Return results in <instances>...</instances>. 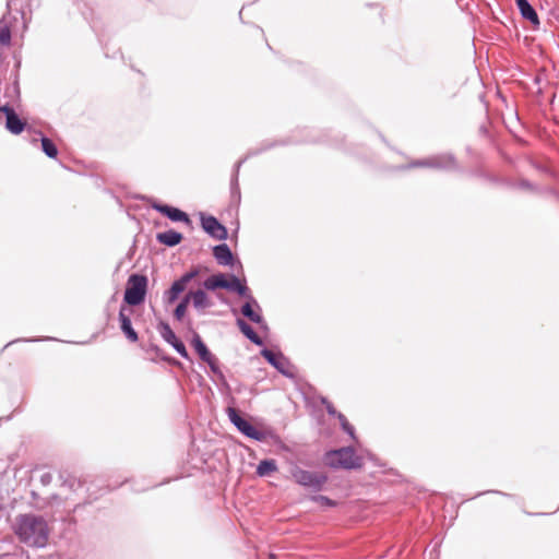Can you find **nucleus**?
<instances>
[{
	"instance_id": "2",
	"label": "nucleus",
	"mask_w": 559,
	"mask_h": 559,
	"mask_svg": "<svg viewBox=\"0 0 559 559\" xmlns=\"http://www.w3.org/2000/svg\"><path fill=\"white\" fill-rule=\"evenodd\" d=\"M325 465L333 468H357L360 466L359 459L352 448H342L330 451L324 456Z\"/></svg>"
},
{
	"instance_id": "26",
	"label": "nucleus",
	"mask_w": 559,
	"mask_h": 559,
	"mask_svg": "<svg viewBox=\"0 0 559 559\" xmlns=\"http://www.w3.org/2000/svg\"><path fill=\"white\" fill-rule=\"evenodd\" d=\"M162 335L165 338V341H167L169 344H173L178 340L175 332L168 325H164Z\"/></svg>"
},
{
	"instance_id": "16",
	"label": "nucleus",
	"mask_w": 559,
	"mask_h": 559,
	"mask_svg": "<svg viewBox=\"0 0 559 559\" xmlns=\"http://www.w3.org/2000/svg\"><path fill=\"white\" fill-rule=\"evenodd\" d=\"M192 346L202 360L211 359V356L213 354L209 350V348L198 334H195L192 340Z\"/></svg>"
},
{
	"instance_id": "25",
	"label": "nucleus",
	"mask_w": 559,
	"mask_h": 559,
	"mask_svg": "<svg viewBox=\"0 0 559 559\" xmlns=\"http://www.w3.org/2000/svg\"><path fill=\"white\" fill-rule=\"evenodd\" d=\"M337 418H338V420L341 423V426L344 429V431H346L353 439H356L355 429L348 423L347 418L343 414H341V413L337 414Z\"/></svg>"
},
{
	"instance_id": "32",
	"label": "nucleus",
	"mask_w": 559,
	"mask_h": 559,
	"mask_svg": "<svg viewBox=\"0 0 559 559\" xmlns=\"http://www.w3.org/2000/svg\"><path fill=\"white\" fill-rule=\"evenodd\" d=\"M270 559H275V555H270Z\"/></svg>"
},
{
	"instance_id": "7",
	"label": "nucleus",
	"mask_w": 559,
	"mask_h": 559,
	"mask_svg": "<svg viewBox=\"0 0 559 559\" xmlns=\"http://www.w3.org/2000/svg\"><path fill=\"white\" fill-rule=\"evenodd\" d=\"M197 275L195 272L185 274L180 280L173 283L167 292L168 302H174L178 296L186 289L187 284Z\"/></svg>"
},
{
	"instance_id": "28",
	"label": "nucleus",
	"mask_w": 559,
	"mask_h": 559,
	"mask_svg": "<svg viewBox=\"0 0 559 559\" xmlns=\"http://www.w3.org/2000/svg\"><path fill=\"white\" fill-rule=\"evenodd\" d=\"M174 346V348L183 357H187L188 354H187V349H186V346L183 345L182 342H180L179 340H177V342H174L171 344Z\"/></svg>"
},
{
	"instance_id": "30",
	"label": "nucleus",
	"mask_w": 559,
	"mask_h": 559,
	"mask_svg": "<svg viewBox=\"0 0 559 559\" xmlns=\"http://www.w3.org/2000/svg\"><path fill=\"white\" fill-rule=\"evenodd\" d=\"M0 111H2L5 115L7 118L10 117L11 115L15 114L13 108L8 106V105H4V106L0 107Z\"/></svg>"
},
{
	"instance_id": "20",
	"label": "nucleus",
	"mask_w": 559,
	"mask_h": 559,
	"mask_svg": "<svg viewBox=\"0 0 559 559\" xmlns=\"http://www.w3.org/2000/svg\"><path fill=\"white\" fill-rule=\"evenodd\" d=\"M11 43V29L7 22L0 21V44L9 46Z\"/></svg>"
},
{
	"instance_id": "1",
	"label": "nucleus",
	"mask_w": 559,
	"mask_h": 559,
	"mask_svg": "<svg viewBox=\"0 0 559 559\" xmlns=\"http://www.w3.org/2000/svg\"><path fill=\"white\" fill-rule=\"evenodd\" d=\"M15 533L20 540L35 547H44L48 540L46 521L33 514H25L17 519Z\"/></svg>"
},
{
	"instance_id": "3",
	"label": "nucleus",
	"mask_w": 559,
	"mask_h": 559,
	"mask_svg": "<svg viewBox=\"0 0 559 559\" xmlns=\"http://www.w3.org/2000/svg\"><path fill=\"white\" fill-rule=\"evenodd\" d=\"M147 290V278L144 275L132 274L128 278L124 292V301L129 306H138L145 299Z\"/></svg>"
},
{
	"instance_id": "17",
	"label": "nucleus",
	"mask_w": 559,
	"mask_h": 559,
	"mask_svg": "<svg viewBox=\"0 0 559 559\" xmlns=\"http://www.w3.org/2000/svg\"><path fill=\"white\" fill-rule=\"evenodd\" d=\"M225 289L236 292L240 296H245L248 290L247 286L235 275H228L227 287Z\"/></svg>"
},
{
	"instance_id": "19",
	"label": "nucleus",
	"mask_w": 559,
	"mask_h": 559,
	"mask_svg": "<svg viewBox=\"0 0 559 559\" xmlns=\"http://www.w3.org/2000/svg\"><path fill=\"white\" fill-rule=\"evenodd\" d=\"M275 471H277V466L274 460L261 461L257 467V474L259 476H266Z\"/></svg>"
},
{
	"instance_id": "29",
	"label": "nucleus",
	"mask_w": 559,
	"mask_h": 559,
	"mask_svg": "<svg viewBox=\"0 0 559 559\" xmlns=\"http://www.w3.org/2000/svg\"><path fill=\"white\" fill-rule=\"evenodd\" d=\"M204 361L210 366L213 372H218V364L214 355L211 356V359H205Z\"/></svg>"
},
{
	"instance_id": "11",
	"label": "nucleus",
	"mask_w": 559,
	"mask_h": 559,
	"mask_svg": "<svg viewBox=\"0 0 559 559\" xmlns=\"http://www.w3.org/2000/svg\"><path fill=\"white\" fill-rule=\"evenodd\" d=\"M119 320L121 323V325H120L121 330L124 333V335L127 336V338L130 342L135 343L139 340L138 333L133 330L131 320L129 317H127L124 314L123 309H121L119 312Z\"/></svg>"
},
{
	"instance_id": "5",
	"label": "nucleus",
	"mask_w": 559,
	"mask_h": 559,
	"mask_svg": "<svg viewBox=\"0 0 559 559\" xmlns=\"http://www.w3.org/2000/svg\"><path fill=\"white\" fill-rule=\"evenodd\" d=\"M201 224L203 229L217 240L227 238V229L214 216H202Z\"/></svg>"
},
{
	"instance_id": "18",
	"label": "nucleus",
	"mask_w": 559,
	"mask_h": 559,
	"mask_svg": "<svg viewBox=\"0 0 559 559\" xmlns=\"http://www.w3.org/2000/svg\"><path fill=\"white\" fill-rule=\"evenodd\" d=\"M237 325L250 341H252L255 344H261V338L246 321H243L242 319H238Z\"/></svg>"
},
{
	"instance_id": "13",
	"label": "nucleus",
	"mask_w": 559,
	"mask_h": 559,
	"mask_svg": "<svg viewBox=\"0 0 559 559\" xmlns=\"http://www.w3.org/2000/svg\"><path fill=\"white\" fill-rule=\"evenodd\" d=\"M187 296H190V300H192L193 306L198 309L209 308L212 305L207 295L202 289L190 292Z\"/></svg>"
},
{
	"instance_id": "14",
	"label": "nucleus",
	"mask_w": 559,
	"mask_h": 559,
	"mask_svg": "<svg viewBox=\"0 0 559 559\" xmlns=\"http://www.w3.org/2000/svg\"><path fill=\"white\" fill-rule=\"evenodd\" d=\"M157 240L163 245L173 247L182 240V235L176 230H167L165 233L157 234Z\"/></svg>"
},
{
	"instance_id": "23",
	"label": "nucleus",
	"mask_w": 559,
	"mask_h": 559,
	"mask_svg": "<svg viewBox=\"0 0 559 559\" xmlns=\"http://www.w3.org/2000/svg\"><path fill=\"white\" fill-rule=\"evenodd\" d=\"M189 301H190V296L186 295V297L176 307L174 316L177 320H182V318L185 317Z\"/></svg>"
},
{
	"instance_id": "21",
	"label": "nucleus",
	"mask_w": 559,
	"mask_h": 559,
	"mask_svg": "<svg viewBox=\"0 0 559 559\" xmlns=\"http://www.w3.org/2000/svg\"><path fill=\"white\" fill-rule=\"evenodd\" d=\"M41 148L45 154L51 158H55L58 155V150L53 142L48 138L41 139Z\"/></svg>"
},
{
	"instance_id": "8",
	"label": "nucleus",
	"mask_w": 559,
	"mask_h": 559,
	"mask_svg": "<svg viewBox=\"0 0 559 559\" xmlns=\"http://www.w3.org/2000/svg\"><path fill=\"white\" fill-rule=\"evenodd\" d=\"M154 207L174 222H189L188 215L179 209L160 204Z\"/></svg>"
},
{
	"instance_id": "22",
	"label": "nucleus",
	"mask_w": 559,
	"mask_h": 559,
	"mask_svg": "<svg viewBox=\"0 0 559 559\" xmlns=\"http://www.w3.org/2000/svg\"><path fill=\"white\" fill-rule=\"evenodd\" d=\"M241 312L245 317H247L249 320H251L252 322H255V323H259L261 321V316L258 314L257 312H254V310L252 309V306L250 302H246L242 308H241Z\"/></svg>"
},
{
	"instance_id": "31",
	"label": "nucleus",
	"mask_w": 559,
	"mask_h": 559,
	"mask_svg": "<svg viewBox=\"0 0 559 559\" xmlns=\"http://www.w3.org/2000/svg\"><path fill=\"white\" fill-rule=\"evenodd\" d=\"M328 412H329L330 414H335V411H334L332 407H328Z\"/></svg>"
},
{
	"instance_id": "4",
	"label": "nucleus",
	"mask_w": 559,
	"mask_h": 559,
	"mask_svg": "<svg viewBox=\"0 0 559 559\" xmlns=\"http://www.w3.org/2000/svg\"><path fill=\"white\" fill-rule=\"evenodd\" d=\"M290 476L296 484L312 490H321L328 481L324 473L307 471L298 466L290 471Z\"/></svg>"
},
{
	"instance_id": "6",
	"label": "nucleus",
	"mask_w": 559,
	"mask_h": 559,
	"mask_svg": "<svg viewBox=\"0 0 559 559\" xmlns=\"http://www.w3.org/2000/svg\"><path fill=\"white\" fill-rule=\"evenodd\" d=\"M227 414L230 419V421L247 437L259 439V432L258 430L249 424L247 420L241 418V416L238 414L237 409L233 407L227 408Z\"/></svg>"
},
{
	"instance_id": "27",
	"label": "nucleus",
	"mask_w": 559,
	"mask_h": 559,
	"mask_svg": "<svg viewBox=\"0 0 559 559\" xmlns=\"http://www.w3.org/2000/svg\"><path fill=\"white\" fill-rule=\"evenodd\" d=\"M312 500L323 507H335L336 502L325 496H314Z\"/></svg>"
},
{
	"instance_id": "24",
	"label": "nucleus",
	"mask_w": 559,
	"mask_h": 559,
	"mask_svg": "<svg viewBox=\"0 0 559 559\" xmlns=\"http://www.w3.org/2000/svg\"><path fill=\"white\" fill-rule=\"evenodd\" d=\"M262 356L271 364L273 365L274 367H276L277 369H281V366H280V360H281V356H278L277 354L273 353L272 350H269V349H264L262 352Z\"/></svg>"
},
{
	"instance_id": "15",
	"label": "nucleus",
	"mask_w": 559,
	"mask_h": 559,
	"mask_svg": "<svg viewBox=\"0 0 559 559\" xmlns=\"http://www.w3.org/2000/svg\"><path fill=\"white\" fill-rule=\"evenodd\" d=\"M5 127L7 129L13 133V134H20L23 132L24 128H25V122H23L16 114L14 115H11L10 117H8L7 119V122H5Z\"/></svg>"
},
{
	"instance_id": "9",
	"label": "nucleus",
	"mask_w": 559,
	"mask_h": 559,
	"mask_svg": "<svg viewBox=\"0 0 559 559\" xmlns=\"http://www.w3.org/2000/svg\"><path fill=\"white\" fill-rule=\"evenodd\" d=\"M516 5L521 12V15L528 20L534 26L539 25V20L534 8L528 3L527 0H515Z\"/></svg>"
},
{
	"instance_id": "12",
	"label": "nucleus",
	"mask_w": 559,
	"mask_h": 559,
	"mask_svg": "<svg viewBox=\"0 0 559 559\" xmlns=\"http://www.w3.org/2000/svg\"><path fill=\"white\" fill-rule=\"evenodd\" d=\"M227 280H228V276L223 273L215 274V275L207 277L204 281L203 286L207 290H215L217 288L225 289L227 287Z\"/></svg>"
},
{
	"instance_id": "10",
	"label": "nucleus",
	"mask_w": 559,
	"mask_h": 559,
	"mask_svg": "<svg viewBox=\"0 0 559 559\" xmlns=\"http://www.w3.org/2000/svg\"><path fill=\"white\" fill-rule=\"evenodd\" d=\"M213 255L222 265H229L233 263L234 260L229 247L225 243L215 246L213 249Z\"/></svg>"
}]
</instances>
